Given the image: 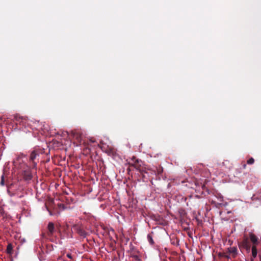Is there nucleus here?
Listing matches in <instances>:
<instances>
[{
    "label": "nucleus",
    "mask_w": 261,
    "mask_h": 261,
    "mask_svg": "<svg viewBox=\"0 0 261 261\" xmlns=\"http://www.w3.org/2000/svg\"><path fill=\"white\" fill-rule=\"evenodd\" d=\"M130 160L132 162L129 164L141 173L143 178H146L145 174L155 173L154 171L146 167L141 160L136 159L135 156H133L130 158Z\"/></svg>",
    "instance_id": "nucleus-1"
},
{
    "label": "nucleus",
    "mask_w": 261,
    "mask_h": 261,
    "mask_svg": "<svg viewBox=\"0 0 261 261\" xmlns=\"http://www.w3.org/2000/svg\"><path fill=\"white\" fill-rule=\"evenodd\" d=\"M72 229H73L75 232L83 238H85L88 234V233L85 230L83 226L81 225H73Z\"/></svg>",
    "instance_id": "nucleus-2"
},
{
    "label": "nucleus",
    "mask_w": 261,
    "mask_h": 261,
    "mask_svg": "<svg viewBox=\"0 0 261 261\" xmlns=\"http://www.w3.org/2000/svg\"><path fill=\"white\" fill-rule=\"evenodd\" d=\"M40 153V148H36L35 150H34L31 153L30 156V161L32 162L33 163V168H36L37 163L35 162V160L36 159L37 156H38L39 153Z\"/></svg>",
    "instance_id": "nucleus-3"
},
{
    "label": "nucleus",
    "mask_w": 261,
    "mask_h": 261,
    "mask_svg": "<svg viewBox=\"0 0 261 261\" xmlns=\"http://www.w3.org/2000/svg\"><path fill=\"white\" fill-rule=\"evenodd\" d=\"M216 200H213L212 203L215 204L216 205H222L224 201L223 197L220 194H217L215 195Z\"/></svg>",
    "instance_id": "nucleus-4"
},
{
    "label": "nucleus",
    "mask_w": 261,
    "mask_h": 261,
    "mask_svg": "<svg viewBox=\"0 0 261 261\" xmlns=\"http://www.w3.org/2000/svg\"><path fill=\"white\" fill-rule=\"evenodd\" d=\"M249 239L252 245H258L259 244L258 238L253 233H249Z\"/></svg>",
    "instance_id": "nucleus-5"
},
{
    "label": "nucleus",
    "mask_w": 261,
    "mask_h": 261,
    "mask_svg": "<svg viewBox=\"0 0 261 261\" xmlns=\"http://www.w3.org/2000/svg\"><path fill=\"white\" fill-rule=\"evenodd\" d=\"M47 235L49 237L52 236L55 232V226L53 222H49L47 226Z\"/></svg>",
    "instance_id": "nucleus-6"
},
{
    "label": "nucleus",
    "mask_w": 261,
    "mask_h": 261,
    "mask_svg": "<svg viewBox=\"0 0 261 261\" xmlns=\"http://www.w3.org/2000/svg\"><path fill=\"white\" fill-rule=\"evenodd\" d=\"M250 243L248 240V238L247 237H244L242 241L239 244V247L240 248H242L246 246L250 245Z\"/></svg>",
    "instance_id": "nucleus-7"
},
{
    "label": "nucleus",
    "mask_w": 261,
    "mask_h": 261,
    "mask_svg": "<svg viewBox=\"0 0 261 261\" xmlns=\"http://www.w3.org/2000/svg\"><path fill=\"white\" fill-rule=\"evenodd\" d=\"M153 234V232L147 234V239L149 244L151 245H153L154 244V242L153 240L152 234Z\"/></svg>",
    "instance_id": "nucleus-8"
},
{
    "label": "nucleus",
    "mask_w": 261,
    "mask_h": 261,
    "mask_svg": "<svg viewBox=\"0 0 261 261\" xmlns=\"http://www.w3.org/2000/svg\"><path fill=\"white\" fill-rule=\"evenodd\" d=\"M199 199L200 197L197 195H195L194 196H190L189 198V201L187 202V205H188L189 203H190V204H192V203L195 200H199Z\"/></svg>",
    "instance_id": "nucleus-9"
},
{
    "label": "nucleus",
    "mask_w": 261,
    "mask_h": 261,
    "mask_svg": "<svg viewBox=\"0 0 261 261\" xmlns=\"http://www.w3.org/2000/svg\"><path fill=\"white\" fill-rule=\"evenodd\" d=\"M228 252L233 254V257H235L237 254V249L236 247H229L228 248Z\"/></svg>",
    "instance_id": "nucleus-10"
},
{
    "label": "nucleus",
    "mask_w": 261,
    "mask_h": 261,
    "mask_svg": "<svg viewBox=\"0 0 261 261\" xmlns=\"http://www.w3.org/2000/svg\"><path fill=\"white\" fill-rule=\"evenodd\" d=\"M6 252L9 254H11L13 252V246L11 243L8 244L7 247Z\"/></svg>",
    "instance_id": "nucleus-11"
},
{
    "label": "nucleus",
    "mask_w": 261,
    "mask_h": 261,
    "mask_svg": "<svg viewBox=\"0 0 261 261\" xmlns=\"http://www.w3.org/2000/svg\"><path fill=\"white\" fill-rule=\"evenodd\" d=\"M71 133L73 137H75L77 139H79L81 138V134L79 132H77L76 130H72Z\"/></svg>",
    "instance_id": "nucleus-12"
},
{
    "label": "nucleus",
    "mask_w": 261,
    "mask_h": 261,
    "mask_svg": "<svg viewBox=\"0 0 261 261\" xmlns=\"http://www.w3.org/2000/svg\"><path fill=\"white\" fill-rule=\"evenodd\" d=\"M252 251V258L251 261H253L254 259L257 256V251Z\"/></svg>",
    "instance_id": "nucleus-13"
},
{
    "label": "nucleus",
    "mask_w": 261,
    "mask_h": 261,
    "mask_svg": "<svg viewBox=\"0 0 261 261\" xmlns=\"http://www.w3.org/2000/svg\"><path fill=\"white\" fill-rule=\"evenodd\" d=\"M131 256L136 260V261H141V259L139 256L136 254H133Z\"/></svg>",
    "instance_id": "nucleus-14"
},
{
    "label": "nucleus",
    "mask_w": 261,
    "mask_h": 261,
    "mask_svg": "<svg viewBox=\"0 0 261 261\" xmlns=\"http://www.w3.org/2000/svg\"><path fill=\"white\" fill-rule=\"evenodd\" d=\"M219 255L220 257H222L226 258H227V259H229L230 258V256L228 255H227L226 253H220Z\"/></svg>",
    "instance_id": "nucleus-15"
},
{
    "label": "nucleus",
    "mask_w": 261,
    "mask_h": 261,
    "mask_svg": "<svg viewBox=\"0 0 261 261\" xmlns=\"http://www.w3.org/2000/svg\"><path fill=\"white\" fill-rule=\"evenodd\" d=\"M254 163V160L253 158H250L247 161V163L249 165L253 164Z\"/></svg>",
    "instance_id": "nucleus-16"
},
{
    "label": "nucleus",
    "mask_w": 261,
    "mask_h": 261,
    "mask_svg": "<svg viewBox=\"0 0 261 261\" xmlns=\"http://www.w3.org/2000/svg\"><path fill=\"white\" fill-rule=\"evenodd\" d=\"M1 182H0V184L1 186H4L5 185V179H4V175L3 174L2 176H1Z\"/></svg>",
    "instance_id": "nucleus-17"
},
{
    "label": "nucleus",
    "mask_w": 261,
    "mask_h": 261,
    "mask_svg": "<svg viewBox=\"0 0 261 261\" xmlns=\"http://www.w3.org/2000/svg\"><path fill=\"white\" fill-rule=\"evenodd\" d=\"M242 248L245 249L247 252H249L251 249V245H250L248 246H246L244 247H242Z\"/></svg>",
    "instance_id": "nucleus-18"
},
{
    "label": "nucleus",
    "mask_w": 261,
    "mask_h": 261,
    "mask_svg": "<svg viewBox=\"0 0 261 261\" xmlns=\"http://www.w3.org/2000/svg\"><path fill=\"white\" fill-rule=\"evenodd\" d=\"M7 193L9 194V195L10 196H13L14 195V194L11 193L10 191V186H8Z\"/></svg>",
    "instance_id": "nucleus-19"
},
{
    "label": "nucleus",
    "mask_w": 261,
    "mask_h": 261,
    "mask_svg": "<svg viewBox=\"0 0 261 261\" xmlns=\"http://www.w3.org/2000/svg\"><path fill=\"white\" fill-rule=\"evenodd\" d=\"M257 245H252L251 247V251H257Z\"/></svg>",
    "instance_id": "nucleus-20"
},
{
    "label": "nucleus",
    "mask_w": 261,
    "mask_h": 261,
    "mask_svg": "<svg viewBox=\"0 0 261 261\" xmlns=\"http://www.w3.org/2000/svg\"><path fill=\"white\" fill-rule=\"evenodd\" d=\"M257 198L261 200V190L257 193Z\"/></svg>",
    "instance_id": "nucleus-21"
},
{
    "label": "nucleus",
    "mask_w": 261,
    "mask_h": 261,
    "mask_svg": "<svg viewBox=\"0 0 261 261\" xmlns=\"http://www.w3.org/2000/svg\"><path fill=\"white\" fill-rule=\"evenodd\" d=\"M0 213L1 215H3L4 214V210L3 208L1 207L0 208Z\"/></svg>",
    "instance_id": "nucleus-22"
},
{
    "label": "nucleus",
    "mask_w": 261,
    "mask_h": 261,
    "mask_svg": "<svg viewBox=\"0 0 261 261\" xmlns=\"http://www.w3.org/2000/svg\"><path fill=\"white\" fill-rule=\"evenodd\" d=\"M67 257H68L70 259H72V255H71V254L70 253L67 254Z\"/></svg>",
    "instance_id": "nucleus-23"
},
{
    "label": "nucleus",
    "mask_w": 261,
    "mask_h": 261,
    "mask_svg": "<svg viewBox=\"0 0 261 261\" xmlns=\"http://www.w3.org/2000/svg\"><path fill=\"white\" fill-rule=\"evenodd\" d=\"M242 166H243V168L244 169H245L246 168V164H243Z\"/></svg>",
    "instance_id": "nucleus-24"
},
{
    "label": "nucleus",
    "mask_w": 261,
    "mask_h": 261,
    "mask_svg": "<svg viewBox=\"0 0 261 261\" xmlns=\"http://www.w3.org/2000/svg\"><path fill=\"white\" fill-rule=\"evenodd\" d=\"M32 178L31 175L29 174V176L27 177V179H31Z\"/></svg>",
    "instance_id": "nucleus-25"
},
{
    "label": "nucleus",
    "mask_w": 261,
    "mask_h": 261,
    "mask_svg": "<svg viewBox=\"0 0 261 261\" xmlns=\"http://www.w3.org/2000/svg\"><path fill=\"white\" fill-rule=\"evenodd\" d=\"M251 179H253L255 180V181L256 180V177L253 176L251 177Z\"/></svg>",
    "instance_id": "nucleus-26"
},
{
    "label": "nucleus",
    "mask_w": 261,
    "mask_h": 261,
    "mask_svg": "<svg viewBox=\"0 0 261 261\" xmlns=\"http://www.w3.org/2000/svg\"><path fill=\"white\" fill-rule=\"evenodd\" d=\"M259 256L260 260L261 261V255H260Z\"/></svg>",
    "instance_id": "nucleus-27"
}]
</instances>
